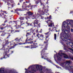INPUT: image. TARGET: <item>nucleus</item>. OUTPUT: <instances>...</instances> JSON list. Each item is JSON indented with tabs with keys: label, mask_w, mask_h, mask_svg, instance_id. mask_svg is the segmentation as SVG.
Listing matches in <instances>:
<instances>
[{
	"label": "nucleus",
	"mask_w": 73,
	"mask_h": 73,
	"mask_svg": "<svg viewBox=\"0 0 73 73\" xmlns=\"http://www.w3.org/2000/svg\"><path fill=\"white\" fill-rule=\"evenodd\" d=\"M11 52H12L11 53H10V54H9L8 55V54H7V55H9V57H7L6 58H3L1 59L2 58H3L4 57V54H3V57H2V58H1L0 59L1 60H3V59L7 58L8 57H9L10 56V54L13 53V51H11Z\"/></svg>",
	"instance_id": "15"
},
{
	"label": "nucleus",
	"mask_w": 73,
	"mask_h": 73,
	"mask_svg": "<svg viewBox=\"0 0 73 73\" xmlns=\"http://www.w3.org/2000/svg\"><path fill=\"white\" fill-rule=\"evenodd\" d=\"M36 42V41H32L31 42H25L23 43V44H30L31 45H32L33 46H37V47H38L37 43H35Z\"/></svg>",
	"instance_id": "4"
},
{
	"label": "nucleus",
	"mask_w": 73,
	"mask_h": 73,
	"mask_svg": "<svg viewBox=\"0 0 73 73\" xmlns=\"http://www.w3.org/2000/svg\"><path fill=\"white\" fill-rule=\"evenodd\" d=\"M3 3H0V7H1Z\"/></svg>",
	"instance_id": "48"
},
{
	"label": "nucleus",
	"mask_w": 73,
	"mask_h": 73,
	"mask_svg": "<svg viewBox=\"0 0 73 73\" xmlns=\"http://www.w3.org/2000/svg\"><path fill=\"white\" fill-rule=\"evenodd\" d=\"M31 32L30 33H26L27 34L26 35H27V36L29 35H31Z\"/></svg>",
	"instance_id": "29"
},
{
	"label": "nucleus",
	"mask_w": 73,
	"mask_h": 73,
	"mask_svg": "<svg viewBox=\"0 0 73 73\" xmlns=\"http://www.w3.org/2000/svg\"><path fill=\"white\" fill-rule=\"evenodd\" d=\"M23 22H21V25H20V26H21V25H23V24H25V23H23V24H22V23Z\"/></svg>",
	"instance_id": "49"
},
{
	"label": "nucleus",
	"mask_w": 73,
	"mask_h": 73,
	"mask_svg": "<svg viewBox=\"0 0 73 73\" xmlns=\"http://www.w3.org/2000/svg\"><path fill=\"white\" fill-rule=\"evenodd\" d=\"M46 7H43V10L38 11V12L42 13V15H44L45 13H47L48 11L46 9Z\"/></svg>",
	"instance_id": "5"
},
{
	"label": "nucleus",
	"mask_w": 73,
	"mask_h": 73,
	"mask_svg": "<svg viewBox=\"0 0 73 73\" xmlns=\"http://www.w3.org/2000/svg\"><path fill=\"white\" fill-rule=\"evenodd\" d=\"M5 23H4V24H2L1 25V26H3V27H4L5 25Z\"/></svg>",
	"instance_id": "57"
},
{
	"label": "nucleus",
	"mask_w": 73,
	"mask_h": 73,
	"mask_svg": "<svg viewBox=\"0 0 73 73\" xmlns=\"http://www.w3.org/2000/svg\"><path fill=\"white\" fill-rule=\"evenodd\" d=\"M0 73H5L4 68H2L0 69Z\"/></svg>",
	"instance_id": "14"
},
{
	"label": "nucleus",
	"mask_w": 73,
	"mask_h": 73,
	"mask_svg": "<svg viewBox=\"0 0 73 73\" xmlns=\"http://www.w3.org/2000/svg\"><path fill=\"white\" fill-rule=\"evenodd\" d=\"M18 44H15V45H14L13 46H11V47L9 49L7 48L6 50V51L5 53H3V55L4 56V57L3 58H1V59H3L4 58H7V57H9V55H7V53L8 52H11V51L9 50L10 49H11L12 48H14V47L16 46Z\"/></svg>",
	"instance_id": "1"
},
{
	"label": "nucleus",
	"mask_w": 73,
	"mask_h": 73,
	"mask_svg": "<svg viewBox=\"0 0 73 73\" xmlns=\"http://www.w3.org/2000/svg\"><path fill=\"white\" fill-rule=\"evenodd\" d=\"M52 31L50 30V31H49L48 32L45 33V34L46 35H48V34L49 33V32H50V31Z\"/></svg>",
	"instance_id": "36"
},
{
	"label": "nucleus",
	"mask_w": 73,
	"mask_h": 73,
	"mask_svg": "<svg viewBox=\"0 0 73 73\" xmlns=\"http://www.w3.org/2000/svg\"><path fill=\"white\" fill-rule=\"evenodd\" d=\"M57 60L59 61H60L61 60V58H60V56H57Z\"/></svg>",
	"instance_id": "18"
},
{
	"label": "nucleus",
	"mask_w": 73,
	"mask_h": 73,
	"mask_svg": "<svg viewBox=\"0 0 73 73\" xmlns=\"http://www.w3.org/2000/svg\"><path fill=\"white\" fill-rule=\"evenodd\" d=\"M41 1V0H36V1H35V4H36V5L38 4Z\"/></svg>",
	"instance_id": "16"
},
{
	"label": "nucleus",
	"mask_w": 73,
	"mask_h": 73,
	"mask_svg": "<svg viewBox=\"0 0 73 73\" xmlns=\"http://www.w3.org/2000/svg\"><path fill=\"white\" fill-rule=\"evenodd\" d=\"M29 26H31L33 27V25H32V23H31V24L30 23Z\"/></svg>",
	"instance_id": "62"
},
{
	"label": "nucleus",
	"mask_w": 73,
	"mask_h": 73,
	"mask_svg": "<svg viewBox=\"0 0 73 73\" xmlns=\"http://www.w3.org/2000/svg\"><path fill=\"white\" fill-rule=\"evenodd\" d=\"M20 31V29L19 30H15V32H19Z\"/></svg>",
	"instance_id": "45"
},
{
	"label": "nucleus",
	"mask_w": 73,
	"mask_h": 73,
	"mask_svg": "<svg viewBox=\"0 0 73 73\" xmlns=\"http://www.w3.org/2000/svg\"><path fill=\"white\" fill-rule=\"evenodd\" d=\"M63 26L65 28H66L68 29H70V27L68 25H66L65 24H63Z\"/></svg>",
	"instance_id": "13"
},
{
	"label": "nucleus",
	"mask_w": 73,
	"mask_h": 73,
	"mask_svg": "<svg viewBox=\"0 0 73 73\" xmlns=\"http://www.w3.org/2000/svg\"><path fill=\"white\" fill-rule=\"evenodd\" d=\"M8 21V20H5V21L4 22V23H6V22H7Z\"/></svg>",
	"instance_id": "53"
},
{
	"label": "nucleus",
	"mask_w": 73,
	"mask_h": 73,
	"mask_svg": "<svg viewBox=\"0 0 73 73\" xmlns=\"http://www.w3.org/2000/svg\"><path fill=\"white\" fill-rule=\"evenodd\" d=\"M31 5H31V4L30 3V4H29V5H28L27 6H26V8H27V7H28V8H29V7H31Z\"/></svg>",
	"instance_id": "38"
},
{
	"label": "nucleus",
	"mask_w": 73,
	"mask_h": 73,
	"mask_svg": "<svg viewBox=\"0 0 73 73\" xmlns=\"http://www.w3.org/2000/svg\"><path fill=\"white\" fill-rule=\"evenodd\" d=\"M28 18V16H26V17H25V18H26V20H28V18Z\"/></svg>",
	"instance_id": "50"
},
{
	"label": "nucleus",
	"mask_w": 73,
	"mask_h": 73,
	"mask_svg": "<svg viewBox=\"0 0 73 73\" xmlns=\"http://www.w3.org/2000/svg\"><path fill=\"white\" fill-rule=\"evenodd\" d=\"M9 43V42H8V40H7L6 41V42H5V44H8Z\"/></svg>",
	"instance_id": "40"
},
{
	"label": "nucleus",
	"mask_w": 73,
	"mask_h": 73,
	"mask_svg": "<svg viewBox=\"0 0 73 73\" xmlns=\"http://www.w3.org/2000/svg\"><path fill=\"white\" fill-rule=\"evenodd\" d=\"M33 46V45H31L30 46H25V48H30L31 49H32L33 48H36L37 47V46Z\"/></svg>",
	"instance_id": "8"
},
{
	"label": "nucleus",
	"mask_w": 73,
	"mask_h": 73,
	"mask_svg": "<svg viewBox=\"0 0 73 73\" xmlns=\"http://www.w3.org/2000/svg\"><path fill=\"white\" fill-rule=\"evenodd\" d=\"M38 21L37 20H35L33 22V24H34V25L33 26L35 27H36V25H35V24H36V25H38Z\"/></svg>",
	"instance_id": "11"
},
{
	"label": "nucleus",
	"mask_w": 73,
	"mask_h": 73,
	"mask_svg": "<svg viewBox=\"0 0 73 73\" xmlns=\"http://www.w3.org/2000/svg\"><path fill=\"white\" fill-rule=\"evenodd\" d=\"M62 32L64 33L63 35V37L64 38H69L68 36L67 35L68 34L69 32L67 30H65V29H63V28H62Z\"/></svg>",
	"instance_id": "2"
},
{
	"label": "nucleus",
	"mask_w": 73,
	"mask_h": 73,
	"mask_svg": "<svg viewBox=\"0 0 73 73\" xmlns=\"http://www.w3.org/2000/svg\"><path fill=\"white\" fill-rule=\"evenodd\" d=\"M11 25H6V26H5V27H6L8 28H9L11 27Z\"/></svg>",
	"instance_id": "34"
},
{
	"label": "nucleus",
	"mask_w": 73,
	"mask_h": 73,
	"mask_svg": "<svg viewBox=\"0 0 73 73\" xmlns=\"http://www.w3.org/2000/svg\"><path fill=\"white\" fill-rule=\"evenodd\" d=\"M70 59H71L72 60H73V56L72 57H70Z\"/></svg>",
	"instance_id": "55"
},
{
	"label": "nucleus",
	"mask_w": 73,
	"mask_h": 73,
	"mask_svg": "<svg viewBox=\"0 0 73 73\" xmlns=\"http://www.w3.org/2000/svg\"><path fill=\"white\" fill-rule=\"evenodd\" d=\"M6 33L5 32V31H3V32L2 33L1 35V36H4L5 35H6Z\"/></svg>",
	"instance_id": "22"
},
{
	"label": "nucleus",
	"mask_w": 73,
	"mask_h": 73,
	"mask_svg": "<svg viewBox=\"0 0 73 73\" xmlns=\"http://www.w3.org/2000/svg\"><path fill=\"white\" fill-rule=\"evenodd\" d=\"M39 71L40 72H41L42 70V68H40L39 69H38Z\"/></svg>",
	"instance_id": "42"
},
{
	"label": "nucleus",
	"mask_w": 73,
	"mask_h": 73,
	"mask_svg": "<svg viewBox=\"0 0 73 73\" xmlns=\"http://www.w3.org/2000/svg\"><path fill=\"white\" fill-rule=\"evenodd\" d=\"M23 8L22 9H17L15 10V13H17V14L18 15H20L19 13L17 11H23L25 10V8H24V10H23Z\"/></svg>",
	"instance_id": "7"
},
{
	"label": "nucleus",
	"mask_w": 73,
	"mask_h": 73,
	"mask_svg": "<svg viewBox=\"0 0 73 73\" xmlns=\"http://www.w3.org/2000/svg\"><path fill=\"white\" fill-rule=\"evenodd\" d=\"M56 67H57V68H60V67L58 66H57V65H56Z\"/></svg>",
	"instance_id": "63"
},
{
	"label": "nucleus",
	"mask_w": 73,
	"mask_h": 73,
	"mask_svg": "<svg viewBox=\"0 0 73 73\" xmlns=\"http://www.w3.org/2000/svg\"><path fill=\"white\" fill-rule=\"evenodd\" d=\"M15 5H16V4H15V3H13V4H12V7H11L12 8H13V7H14Z\"/></svg>",
	"instance_id": "32"
},
{
	"label": "nucleus",
	"mask_w": 73,
	"mask_h": 73,
	"mask_svg": "<svg viewBox=\"0 0 73 73\" xmlns=\"http://www.w3.org/2000/svg\"><path fill=\"white\" fill-rule=\"evenodd\" d=\"M47 19H52V16L51 15L50 16V17H47Z\"/></svg>",
	"instance_id": "28"
},
{
	"label": "nucleus",
	"mask_w": 73,
	"mask_h": 73,
	"mask_svg": "<svg viewBox=\"0 0 73 73\" xmlns=\"http://www.w3.org/2000/svg\"><path fill=\"white\" fill-rule=\"evenodd\" d=\"M6 28V27H1L0 28V29H1V30H3L4 29H5V28Z\"/></svg>",
	"instance_id": "37"
},
{
	"label": "nucleus",
	"mask_w": 73,
	"mask_h": 73,
	"mask_svg": "<svg viewBox=\"0 0 73 73\" xmlns=\"http://www.w3.org/2000/svg\"><path fill=\"white\" fill-rule=\"evenodd\" d=\"M23 1V0H20L19 1V3H22Z\"/></svg>",
	"instance_id": "59"
},
{
	"label": "nucleus",
	"mask_w": 73,
	"mask_h": 73,
	"mask_svg": "<svg viewBox=\"0 0 73 73\" xmlns=\"http://www.w3.org/2000/svg\"><path fill=\"white\" fill-rule=\"evenodd\" d=\"M30 0H28L27 1H26V3H30Z\"/></svg>",
	"instance_id": "51"
},
{
	"label": "nucleus",
	"mask_w": 73,
	"mask_h": 73,
	"mask_svg": "<svg viewBox=\"0 0 73 73\" xmlns=\"http://www.w3.org/2000/svg\"><path fill=\"white\" fill-rule=\"evenodd\" d=\"M31 9H35V7L33 5H32L31 6Z\"/></svg>",
	"instance_id": "30"
},
{
	"label": "nucleus",
	"mask_w": 73,
	"mask_h": 73,
	"mask_svg": "<svg viewBox=\"0 0 73 73\" xmlns=\"http://www.w3.org/2000/svg\"><path fill=\"white\" fill-rule=\"evenodd\" d=\"M42 29H40V30L39 31V33H42Z\"/></svg>",
	"instance_id": "56"
},
{
	"label": "nucleus",
	"mask_w": 73,
	"mask_h": 73,
	"mask_svg": "<svg viewBox=\"0 0 73 73\" xmlns=\"http://www.w3.org/2000/svg\"><path fill=\"white\" fill-rule=\"evenodd\" d=\"M26 23L27 24L28 26H29L30 25V23H29L28 22V21H26Z\"/></svg>",
	"instance_id": "35"
},
{
	"label": "nucleus",
	"mask_w": 73,
	"mask_h": 73,
	"mask_svg": "<svg viewBox=\"0 0 73 73\" xmlns=\"http://www.w3.org/2000/svg\"><path fill=\"white\" fill-rule=\"evenodd\" d=\"M25 2H23V5L22 6V9H25V8H23L24 7H25V5H24V4H25Z\"/></svg>",
	"instance_id": "44"
},
{
	"label": "nucleus",
	"mask_w": 73,
	"mask_h": 73,
	"mask_svg": "<svg viewBox=\"0 0 73 73\" xmlns=\"http://www.w3.org/2000/svg\"><path fill=\"white\" fill-rule=\"evenodd\" d=\"M7 5L9 7H11L12 8V5H11L8 2H7Z\"/></svg>",
	"instance_id": "33"
},
{
	"label": "nucleus",
	"mask_w": 73,
	"mask_h": 73,
	"mask_svg": "<svg viewBox=\"0 0 73 73\" xmlns=\"http://www.w3.org/2000/svg\"><path fill=\"white\" fill-rule=\"evenodd\" d=\"M36 36L37 37L38 39L40 38L41 37L42 38H44V35H43L42 34L40 35L39 33H38V34H37Z\"/></svg>",
	"instance_id": "10"
},
{
	"label": "nucleus",
	"mask_w": 73,
	"mask_h": 73,
	"mask_svg": "<svg viewBox=\"0 0 73 73\" xmlns=\"http://www.w3.org/2000/svg\"><path fill=\"white\" fill-rule=\"evenodd\" d=\"M71 31L72 32H73V29H71Z\"/></svg>",
	"instance_id": "61"
},
{
	"label": "nucleus",
	"mask_w": 73,
	"mask_h": 73,
	"mask_svg": "<svg viewBox=\"0 0 73 73\" xmlns=\"http://www.w3.org/2000/svg\"><path fill=\"white\" fill-rule=\"evenodd\" d=\"M48 44H46L43 50H42L41 52V56H46L48 54L47 53H44L45 52V50H47V47L48 46Z\"/></svg>",
	"instance_id": "3"
},
{
	"label": "nucleus",
	"mask_w": 73,
	"mask_h": 73,
	"mask_svg": "<svg viewBox=\"0 0 73 73\" xmlns=\"http://www.w3.org/2000/svg\"><path fill=\"white\" fill-rule=\"evenodd\" d=\"M20 39H19V40H18V38H16L15 39V40H16L17 41H18L19 42H20Z\"/></svg>",
	"instance_id": "43"
},
{
	"label": "nucleus",
	"mask_w": 73,
	"mask_h": 73,
	"mask_svg": "<svg viewBox=\"0 0 73 73\" xmlns=\"http://www.w3.org/2000/svg\"><path fill=\"white\" fill-rule=\"evenodd\" d=\"M33 40V39H32V38H30L29 39V41H32Z\"/></svg>",
	"instance_id": "46"
},
{
	"label": "nucleus",
	"mask_w": 73,
	"mask_h": 73,
	"mask_svg": "<svg viewBox=\"0 0 73 73\" xmlns=\"http://www.w3.org/2000/svg\"><path fill=\"white\" fill-rule=\"evenodd\" d=\"M9 73H13V71H12V70H10L9 71Z\"/></svg>",
	"instance_id": "52"
},
{
	"label": "nucleus",
	"mask_w": 73,
	"mask_h": 73,
	"mask_svg": "<svg viewBox=\"0 0 73 73\" xmlns=\"http://www.w3.org/2000/svg\"><path fill=\"white\" fill-rule=\"evenodd\" d=\"M55 28V29H54ZM54 31H56V32H58V31H56V27H54Z\"/></svg>",
	"instance_id": "41"
},
{
	"label": "nucleus",
	"mask_w": 73,
	"mask_h": 73,
	"mask_svg": "<svg viewBox=\"0 0 73 73\" xmlns=\"http://www.w3.org/2000/svg\"><path fill=\"white\" fill-rule=\"evenodd\" d=\"M27 14L28 15V18H30L33 15V13L30 11L27 12Z\"/></svg>",
	"instance_id": "9"
},
{
	"label": "nucleus",
	"mask_w": 73,
	"mask_h": 73,
	"mask_svg": "<svg viewBox=\"0 0 73 73\" xmlns=\"http://www.w3.org/2000/svg\"><path fill=\"white\" fill-rule=\"evenodd\" d=\"M64 56H63V57L65 59H69V57L67 55H66L65 54V55H64Z\"/></svg>",
	"instance_id": "20"
},
{
	"label": "nucleus",
	"mask_w": 73,
	"mask_h": 73,
	"mask_svg": "<svg viewBox=\"0 0 73 73\" xmlns=\"http://www.w3.org/2000/svg\"><path fill=\"white\" fill-rule=\"evenodd\" d=\"M34 30H35V29H34L33 30L31 31L30 33H33L34 31Z\"/></svg>",
	"instance_id": "39"
},
{
	"label": "nucleus",
	"mask_w": 73,
	"mask_h": 73,
	"mask_svg": "<svg viewBox=\"0 0 73 73\" xmlns=\"http://www.w3.org/2000/svg\"><path fill=\"white\" fill-rule=\"evenodd\" d=\"M68 49L71 50L73 52V49L72 48H68Z\"/></svg>",
	"instance_id": "47"
},
{
	"label": "nucleus",
	"mask_w": 73,
	"mask_h": 73,
	"mask_svg": "<svg viewBox=\"0 0 73 73\" xmlns=\"http://www.w3.org/2000/svg\"><path fill=\"white\" fill-rule=\"evenodd\" d=\"M2 12H3L4 13H5L6 14H7V13H6V11H2Z\"/></svg>",
	"instance_id": "60"
},
{
	"label": "nucleus",
	"mask_w": 73,
	"mask_h": 73,
	"mask_svg": "<svg viewBox=\"0 0 73 73\" xmlns=\"http://www.w3.org/2000/svg\"><path fill=\"white\" fill-rule=\"evenodd\" d=\"M36 33H38V30H36Z\"/></svg>",
	"instance_id": "64"
},
{
	"label": "nucleus",
	"mask_w": 73,
	"mask_h": 73,
	"mask_svg": "<svg viewBox=\"0 0 73 73\" xmlns=\"http://www.w3.org/2000/svg\"><path fill=\"white\" fill-rule=\"evenodd\" d=\"M35 69H31V71H32L33 72H34V73L35 72H36V70L35 69V68H34Z\"/></svg>",
	"instance_id": "24"
},
{
	"label": "nucleus",
	"mask_w": 73,
	"mask_h": 73,
	"mask_svg": "<svg viewBox=\"0 0 73 73\" xmlns=\"http://www.w3.org/2000/svg\"><path fill=\"white\" fill-rule=\"evenodd\" d=\"M40 24L39 23V24H38V27H40Z\"/></svg>",
	"instance_id": "58"
},
{
	"label": "nucleus",
	"mask_w": 73,
	"mask_h": 73,
	"mask_svg": "<svg viewBox=\"0 0 73 73\" xmlns=\"http://www.w3.org/2000/svg\"><path fill=\"white\" fill-rule=\"evenodd\" d=\"M66 64H71V61L70 60L66 61Z\"/></svg>",
	"instance_id": "26"
},
{
	"label": "nucleus",
	"mask_w": 73,
	"mask_h": 73,
	"mask_svg": "<svg viewBox=\"0 0 73 73\" xmlns=\"http://www.w3.org/2000/svg\"><path fill=\"white\" fill-rule=\"evenodd\" d=\"M7 17V16L5 15L4 13L3 12H1L0 13V17L2 18L3 19H6Z\"/></svg>",
	"instance_id": "6"
},
{
	"label": "nucleus",
	"mask_w": 73,
	"mask_h": 73,
	"mask_svg": "<svg viewBox=\"0 0 73 73\" xmlns=\"http://www.w3.org/2000/svg\"><path fill=\"white\" fill-rule=\"evenodd\" d=\"M41 66L39 65H38L36 66V68L37 70H39L40 68V67H41Z\"/></svg>",
	"instance_id": "19"
},
{
	"label": "nucleus",
	"mask_w": 73,
	"mask_h": 73,
	"mask_svg": "<svg viewBox=\"0 0 73 73\" xmlns=\"http://www.w3.org/2000/svg\"><path fill=\"white\" fill-rule=\"evenodd\" d=\"M11 35H9V36H8V37H7V38L8 39V38H9V37L11 36Z\"/></svg>",
	"instance_id": "54"
},
{
	"label": "nucleus",
	"mask_w": 73,
	"mask_h": 73,
	"mask_svg": "<svg viewBox=\"0 0 73 73\" xmlns=\"http://www.w3.org/2000/svg\"><path fill=\"white\" fill-rule=\"evenodd\" d=\"M35 73L34 72H33L32 71H29V70H27V71H25V73Z\"/></svg>",
	"instance_id": "21"
},
{
	"label": "nucleus",
	"mask_w": 73,
	"mask_h": 73,
	"mask_svg": "<svg viewBox=\"0 0 73 73\" xmlns=\"http://www.w3.org/2000/svg\"><path fill=\"white\" fill-rule=\"evenodd\" d=\"M65 38H63L62 39V40L63 41H65L66 42H67V40H66H66H68V38H65V37H64Z\"/></svg>",
	"instance_id": "25"
},
{
	"label": "nucleus",
	"mask_w": 73,
	"mask_h": 73,
	"mask_svg": "<svg viewBox=\"0 0 73 73\" xmlns=\"http://www.w3.org/2000/svg\"><path fill=\"white\" fill-rule=\"evenodd\" d=\"M58 54L60 56L62 57V56H64L65 55V54L61 53V54H60V53L59 52L58 53Z\"/></svg>",
	"instance_id": "17"
},
{
	"label": "nucleus",
	"mask_w": 73,
	"mask_h": 73,
	"mask_svg": "<svg viewBox=\"0 0 73 73\" xmlns=\"http://www.w3.org/2000/svg\"><path fill=\"white\" fill-rule=\"evenodd\" d=\"M5 44H3V48H1V49L2 50H5Z\"/></svg>",
	"instance_id": "23"
},
{
	"label": "nucleus",
	"mask_w": 73,
	"mask_h": 73,
	"mask_svg": "<svg viewBox=\"0 0 73 73\" xmlns=\"http://www.w3.org/2000/svg\"><path fill=\"white\" fill-rule=\"evenodd\" d=\"M49 36H46V38H45V42H44V43L47 44L48 43V42L49 40V38H48Z\"/></svg>",
	"instance_id": "12"
},
{
	"label": "nucleus",
	"mask_w": 73,
	"mask_h": 73,
	"mask_svg": "<svg viewBox=\"0 0 73 73\" xmlns=\"http://www.w3.org/2000/svg\"><path fill=\"white\" fill-rule=\"evenodd\" d=\"M56 34H54V40H56Z\"/></svg>",
	"instance_id": "31"
},
{
	"label": "nucleus",
	"mask_w": 73,
	"mask_h": 73,
	"mask_svg": "<svg viewBox=\"0 0 73 73\" xmlns=\"http://www.w3.org/2000/svg\"><path fill=\"white\" fill-rule=\"evenodd\" d=\"M19 19H20L21 20H24L25 19L23 17H21L20 18H19Z\"/></svg>",
	"instance_id": "27"
}]
</instances>
